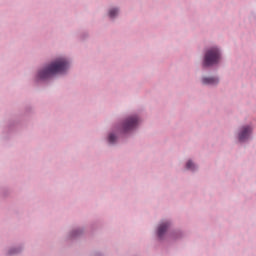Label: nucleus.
Returning a JSON list of instances; mask_svg holds the SVG:
<instances>
[{
  "mask_svg": "<svg viewBox=\"0 0 256 256\" xmlns=\"http://www.w3.org/2000/svg\"><path fill=\"white\" fill-rule=\"evenodd\" d=\"M67 69H69L67 59L59 58L38 72V77L40 79H49V77H53V75H57L58 73H65Z\"/></svg>",
  "mask_w": 256,
  "mask_h": 256,
  "instance_id": "1",
  "label": "nucleus"
},
{
  "mask_svg": "<svg viewBox=\"0 0 256 256\" xmlns=\"http://www.w3.org/2000/svg\"><path fill=\"white\" fill-rule=\"evenodd\" d=\"M219 59H221V53L217 48H211L207 50L204 57V67H211V65H215L219 63Z\"/></svg>",
  "mask_w": 256,
  "mask_h": 256,
  "instance_id": "2",
  "label": "nucleus"
},
{
  "mask_svg": "<svg viewBox=\"0 0 256 256\" xmlns=\"http://www.w3.org/2000/svg\"><path fill=\"white\" fill-rule=\"evenodd\" d=\"M139 123V118L137 116L129 117L123 124V131H131V129H135Z\"/></svg>",
  "mask_w": 256,
  "mask_h": 256,
  "instance_id": "3",
  "label": "nucleus"
},
{
  "mask_svg": "<svg viewBox=\"0 0 256 256\" xmlns=\"http://www.w3.org/2000/svg\"><path fill=\"white\" fill-rule=\"evenodd\" d=\"M253 131V129L251 128V126H244L242 127L239 135H238V139L239 141H247V139H249V135H251V132Z\"/></svg>",
  "mask_w": 256,
  "mask_h": 256,
  "instance_id": "4",
  "label": "nucleus"
},
{
  "mask_svg": "<svg viewBox=\"0 0 256 256\" xmlns=\"http://www.w3.org/2000/svg\"><path fill=\"white\" fill-rule=\"evenodd\" d=\"M203 85H217L219 83V79L216 77H205L202 78Z\"/></svg>",
  "mask_w": 256,
  "mask_h": 256,
  "instance_id": "5",
  "label": "nucleus"
},
{
  "mask_svg": "<svg viewBox=\"0 0 256 256\" xmlns=\"http://www.w3.org/2000/svg\"><path fill=\"white\" fill-rule=\"evenodd\" d=\"M167 229H169V223H162L160 224V226L158 227V237L161 239V237H163V235H165Z\"/></svg>",
  "mask_w": 256,
  "mask_h": 256,
  "instance_id": "6",
  "label": "nucleus"
},
{
  "mask_svg": "<svg viewBox=\"0 0 256 256\" xmlns=\"http://www.w3.org/2000/svg\"><path fill=\"white\" fill-rule=\"evenodd\" d=\"M118 13H119V10H117V9H111V10L109 11V17L113 18V17H115L116 15H118Z\"/></svg>",
  "mask_w": 256,
  "mask_h": 256,
  "instance_id": "7",
  "label": "nucleus"
},
{
  "mask_svg": "<svg viewBox=\"0 0 256 256\" xmlns=\"http://www.w3.org/2000/svg\"><path fill=\"white\" fill-rule=\"evenodd\" d=\"M117 137H115V134H110L108 137L109 143H114L116 141Z\"/></svg>",
  "mask_w": 256,
  "mask_h": 256,
  "instance_id": "8",
  "label": "nucleus"
},
{
  "mask_svg": "<svg viewBox=\"0 0 256 256\" xmlns=\"http://www.w3.org/2000/svg\"><path fill=\"white\" fill-rule=\"evenodd\" d=\"M186 169H195V164H193L191 161H188L186 164Z\"/></svg>",
  "mask_w": 256,
  "mask_h": 256,
  "instance_id": "9",
  "label": "nucleus"
}]
</instances>
